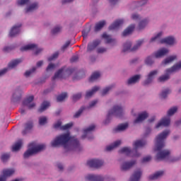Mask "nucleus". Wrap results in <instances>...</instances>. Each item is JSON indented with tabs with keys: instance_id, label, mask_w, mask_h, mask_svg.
Returning a JSON list of instances; mask_svg holds the SVG:
<instances>
[{
	"instance_id": "f257e3e1",
	"label": "nucleus",
	"mask_w": 181,
	"mask_h": 181,
	"mask_svg": "<svg viewBox=\"0 0 181 181\" xmlns=\"http://www.w3.org/2000/svg\"><path fill=\"white\" fill-rule=\"evenodd\" d=\"M69 144H71L74 148H80V141H78L76 137L70 136V133H65L57 136L51 142V146L53 148L64 146L65 149H67Z\"/></svg>"
},
{
	"instance_id": "f03ea898",
	"label": "nucleus",
	"mask_w": 181,
	"mask_h": 181,
	"mask_svg": "<svg viewBox=\"0 0 181 181\" xmlns=\"http://www.w3.org/2000/svg\"><path fill=\"white\" fill-rule=\"evenodd\" d=\"M170 134V131L165 130L158 134L156 138V148L155 152H158L156 154V160H163V159H166L169 155H170V151L169 150H163L165 147V140L168 138V135Z\"/></svg>"
},
{
	"instance_id": "7ed1b4c3",
	"label": "nucleus",
	"mask_w": 181,
	"mask_h": 181,
	"mask_svg": "<svg viewBox=\"0 0 181 181\" xmlns=\"http://www.w3.org/2000/svg\"><path fill=\"white\" fill-rule=\"evenodd\" d=\"M145 145H146V141L144 140H137L133 144L134 148V150H131V148L128 147H124L119 151V153H125L127 156H132V158H139L141 153H138L136 149H138V148H142V146H145ZM132 153L133 154L131 156Z\"/></svg>"
},
{
	"instance_id": "20e7f679",
	"label": "nucleus",
	"mask_w": 181,
	"mask_h": 181,
	"mask_svg": "<svg viewBox=\"0 0 181 181\" xmlns=\"http://www.w3.org/2000/svg\"><path fill=\"white\" fill-rule=\"evenodd\" d=\"M44 149H46V145L40 144L37 146L36 142H32L28 144V149L24 153V158L28 159L30 156H32L39 152H42Z\"/></svg>"
},
{
	"instance_id": "39448f33",
	"label": "nucleus",
	"mask_w": 181,
	"mask_h": 181,
	"mask_svg": "<svg viewBox=\"0 0 181 181\" xmlns=\"http://www.w3.org/2000/svg\"><path fill=\"white\" fill-rule=\"evenodd\" d=\"M181 69V61L170 69H166L165 74L160 76L158 78V81L160 83H165V81H168L169 78H170V74L172 73H175V71H179Z\"/></svg>"
},
{
	"instance_id": "423d86ee",
	"label": "nucleus",
	"mask_w": 181,
	"mask_h": 181,
	"mask_svg": "<svg viewBox=\"0 0 181 181\" xmlns=\"http://www.w3.org/2000/svg\"><path fill=\"white\" fill-rule=\"evenodd\" d=\"M73 73H74V69L63 66L55 73L52 77V81H54L56 78H66L71 76V74H73Z\"/></svg>"
},
{
	"instance_id": "0eeeda50",
	"label": "nucleus",
	"mask_w": 181,
	"mask_h": 181,
	"mask_svg": "<svg viewBox=\"0 0 181 181\" xmlns=\"http://www.w3.org/2000/svg\"><path fill=\"white\" fill-rule=\"evenodd\" d=\"M122 114H124L122 107L119 105H115L112 110H109L107 114V119L105 122V124H107V121L110 119L112 115H114V117H117V118H121L122 117Z\"/></svg>"
},
{
	"instance_id": "6e6552de",
	"label": "nucleus",
	"mask_w": 181,
	"mask_h": 181,
	"mask_svg": "<svg viewBox=\"0 0 181 181\" xmlns=\"http://www.w3.org/2000/svg\"><path fill=\"white\" fill-rule=\"evenodd\" d=\"M144 43V40H140L137 41V43L134 46V47L131 48V46L132 44L131 42L127 41L126 43L123 45V50L122 52L125 53V52H135V50H138L139 47H141V45Z\"/></svg>"
},
{
	"instance_id": "1a4fd4ad",
	"label": "nucleus",
	"mask_w": 181,
	"mask_h": 181,
	"mask_svg": "<svg viewBox=\"0 0 181 181\" xmlns=\"http://www.w3.org/2000/svg\"><path fill=\"white\" fill-rule=\"evenodd\" d=\"M22 62H23L22 59H17L11 61L8 64V68H4V69L0 71V77H1V76H4V74H5V73H6V71H8V70H9V69H15V67H16V66H18V64H19V63H22Z\"/></svg>"
},
{
	"instance_id": "9d476101",
	"label": "nucleus",
	"mask_w": 181,
	"mask_h": 181,
	"mask_svg": "<svg viewBox=\"0 0 181 181\" xmlns=\"http://www.w3.org/2000/svg\"><path fill=\"white\" fill-rule=\"evenodd\" d=\"M87 165L89 166V168L98 169V168H101V166L104 165V162L98 159H91L88 160Z\"/></svg>"
},
{
	"instance_id": "9b49d317",
	"label": "nucleus",
	"mask_w": 181,
	"mask_h": 181,
	"mask_svg": "<svg viewBox=\"0 0 181 181\" xmlns=\"http://www.w3.org/2000/svg\"><path fill=\"white\" fill-rule=\"evenodd\" d=\"M26 50H35V54H39V53H40V52H42V49H40V48L37 49V45H36L35 44L27 45L21 48V52H25Z\"/></svg>"
},
{
	"instance_id": "f8f14e48",
	"label": "nucleus",
	"mask_w": 181,
	"mask_h": 181,
	"mask_svg": "<svg viewBox=\"0 0 181 181\" xmlns=\"http://www.w3.org/2000/svg\"><path fill=\"white\" fill-rule=\"evenodd\" d=\"M35 100V97L33 95H30L28 97L23 103V105H25V107H28V110H32V108H34V107L36 106V104L32 103V101Z\"/></svg>"
},
{
	"instance_id": "ddd939ff",
	"label": "nucleus",
	"mask_w": 181,
	"mask_h": 181,
	"mask_svg": "<svg viewBox=\"0 0 181 181\" xmlns=\"http://www.w3.org/2000/svg\"><path fill=\"white\" fill-rule=\"evenodd\" d=\"M136 163V161L135 160L124 162L121 165V167H120L121 170H123V171L129 170V169H131V168H132V166H134Z\"/></svg>"
},
{
	"instance_id": "4468645a",
	"label": "nucleus",
	"mask_w": 181,
	"mask_h": 181,
	"mask_svg": "<svg viewBox=\"0 0 181 181\" xmlns=\"http://www.w3.org/2000/svg\"><path fill=\"white\" fill-rule=\"evenodd\" d=\"M156 74H158V71L156 70L151 71L148 74L146 80L143 83V86H148V84H151L153 78H155V76H156Z\"/></svg>"
},
{
	"instance_id": "2eb2a0df",
	"label": "nucleus",
	"mask_w": 181,
	"mask_h": 181,
	"mask_svg": "<svg viewBox=\"0 0 181 181\" xmlns=\"http://www.w3.org/2000/svg\"><path fill=\"white\" fill-rule=\"evenodd\" d=\"M100 43H101V41L100 40H96L92 42L88 43L87 47V52L88 53L93 52V50H94V49H95L97 46L100 45Z\"/></svg>"
},
{
	"instance_id": "dca6fc26",
	"label": "nucleus",
	"mask_w": 181,
	"mask_h": 181,
	"mask_svg": "<svg viewBox=\"0 0 181 181\" xmlns=\"http://www.w3.org/2000/svg\"><path fill=\"white\" fill-rule=\"evenodd\" d=\"M21 26H22V24H19L18 25H14L10 33L9 36L10 37H15L16 35H19V33L21 32Z\"/></svg>"
},
{
	"instance_id": "f3484780",
	"label": "nucleus",
	"mask_w": 181,
	"mask_h": 181,
	"mask_svg": "<svg viewBox=\"0 0 181 181\" xmlns=\"http://www.w3.org/2000/svg\"><path fill=\"white\" fill-rule=\"evenodd\" d=\"M170 124V118L164 117L157 124L156 128H160V127H169Z\"/></svg>"
},
{
	"instance_id": "a211bd4d",
	"label": "nucleus",
	"mask_w": 181,
	"mask_h": 181,
	"mask_svg": "<svg viewBox=\"0 0 181 181\" xmlns=\"http://www.w3.org/2000/svg\"><path fill=\"white\" fill-rule=\"evenodd\" d=\"M86 180L88 181H103L104 178L101 175H95L89 174L86 177Z\"/></svg>"
},
{
	"instance_id": "6ab92c4d",
	"label": "nucleus",
	"mask_w": 181,
	"mask_h": 181,
	"mask_svg": "<svg viewBox=\"0 0 181 181\" xmlns=\"http://www.w3.org/2000/svg\"><path fill=\"white\" fill-rule=\"evenodd\" d=\"M169 53V49L166 48H162L158 51L154 52L153 55L156 57V59H159V57H163V56H165Z\"/></svg>"
},
{
	"instance_id": "aec40b11",
	"label": "nucleus",
	"mask_w": 181,
	"mask_h": 181,
	"mask_svg": "<svg viewBox=\"0 0 181 181\" xmlns=\"http://www.w3.org/2000/svg\"><path fill=\"white\" fill-rule=\"evenodd\" d=\"M142 176V170L141 169H138L132 175L130 178V181H139L141 177Z\"/></svg>"
},
{
	"instance_id": "412c9836",
	"label": "nucleus",
	"mask_w": 181,
	"mask_h": 181,
	"mask_svg": "<svg viewBox=\"0 0 181 181\" xmlns=\"http://www.w3.org/2000/svg\"><path fill=\"white\" fill-rule=\"evenodd\" d=\"M148 115L146 112H143L142 113L139 114L138 117L134 121V124H138L139 122H142L144 119L148 118Z\"/></svg>"
},
{
	"instance_id": "4be33fe9",
	"label": "nucleus",
	"mask_w": 181,
	"mask_h": 181,
	"mask_svg": "<svg viewBox=\"0 0 181 181\" xmlns=\"http://www.w3.org/2000/svg\"><path fill=\"white\" fill-rule=\"evenodd\" d=\"M122 23H124V20H117L109 27V30H115V29H118Z\"/></svg>"
},
{
	"instance_id": "5701e85b",
	"label": "nucleus",
	"mask_w": 181,
	"mask_h": 181,
	"mask_svg": "<svg viewBox=\"0 0 181 181\" xmlns=\"http://www.w3.org/2000/svg\"><path fill=\"white\" fill-rule=\"evenodd\" d=\"M160 43L163 44L165 43V45H170L172 46V45H175V37H168L164 39L160 40Z\"/></svg>"
},
{
	"instance_id": "b1692460",
	"label": "nucleus",
	"mask_w": 181,
	"mask_h": 181,
	"mask_svg": "<svg viewBox=\"0 0 181 181\" xmlns=\"http://www.w3.org/2000/svg\"><path fill=\"white\" fill-rule=\"evenodd\" d=\"M94 129H95V125L94 124H91L88 128L83 129L84 135L82 136V139L87 138V135H88L89 132H92V131H94Z\"/></svg>"
},
{
	"instance_id": "393cba45",
	"label": "nucleus",
	"mask_w": 181,
	"mask_h": 181,
	"mask_svg": "<svg viewBox=\"0 0 181 181\" xmlns=\"http://www.w3.org/2000/svg\"><path fill=\"white\" fill-rule=\"evenodd\" d=\"M102 37L103 39H105L106 43H117V41L115 39H112L111 35H109L107 33H103Z\"/></svg>"
},
{
	"instance_id": "a878e982",
	"label": "nucleus",
	"mask_w": 181,
	"mask_h": 181,
	"mask_svg": "<svg viewBox=\"0 0 181 181\" xmlns=\"http://www.w3.org/2000/svg\"><path fill=\"white\" fill-rule=\"evenodd\" d=\"M121 145V141L118 140L115 141L112 144L107 146L105 148V151L107 152H110V151H112V149H115L117 146H119Z\"/></svg>"
},
{
	"instance_id": "bb28decb",
	"label": "nucleus",
	"mask_w": 181,
	"mask_h": 181,
	"mask_svg": "<svg viewBox=\"0 0 181 181\" xmlns=\"http://www.w3.org/2000/svg\"><path fill=\"white\" fill-rule=\"evenodd\" d=\"M33 128V122H28L25 124V129L22 132V135H26L30 129Z\"/></svg>"
},
{
	"instance_id": "cd10ccee",
	"label": "nucleus",
	"mask_w": 181,
	"mask_h": 181,
	"mask_svg": "<svg viewBox=\"0 0 181 181\" xmlns=\"http://www.w3.org/2000/svg\"><path fill=\"white\" fill-rule=\"evenodd\" d=\"M98 90H100V87H93L91 90H88L86 92V98H90V97H93V95H94V94H95V93H97Z\"/></svg>"
},
{
	"instance_id": "c85d7f7f",
	"label": "nucleus",
	"mask_w": 181,
	"mask_h": 181,
	"mask_svg": "<svg viewBox=\"0 0 181 181\" xmlns=\"http://www.w3.org/2000/svg\"><path fill=\"white\" fill-rule=\"evenodd\" d=\"M128 128V123L122 124L117 126L113 129V132H121V131H125Z\"/></svg>"
},
{
	"instance_id": "c756f323",
	"label": "nucleus",
	"mask_w": 181,
	"mask_h": 181,
	"mask_svg": "<svg viewBox=\"0 0 181 181\" xmlns=\"http://www.w3.org/2000/svg\"><path fill=\"white\" fill-rule=\"evenodd\" d=\"M141 75H135L128 80L127 84H135L139 81Z\"/></svg>"
},
{
	"instance_id": "7c9ffc66",
	"label": "nucleus",
	"mask_w": 181,
	"mask_h": 181,
	"mask_svg": "<svg viewBox=\"0 0 181 181\" xmlns=\"http://www.w3.org/2000/svg\"><path fill=\"white\" fill-rule=\"evenodd\" d=\"M135 29V25H131L122 33V36H128V35H131L134 30Z\"/></svg>"
},
{
	"instance_id": "2f4dec72",
	"label": "nucleus",
	"mask_w": 181,
	"mask_h": 181,
	"mask_svg": "<svg viewBox=\"0 0 181 181\" xmlns=\"http://www.w3.org/2000/svg\"><path fill=\"white\" fill-rule=\"evenodd\" d=\"M160 176H163V171H158L152 175L148 177L149 180H156V179H159Z\"/></svg>"
},
{
	"instance_id": "473e14b6",
	"label": "nucleus",
	"mask_w": 181,
	"mask_h": 181,
	"mask_svg": "<svg viewBox=\"0 0 181 181\" xmlns=\"http://www.w3.org/2000/svg\"><path fill=\"white\" fill-rule=\"evenodd\" d=\"M22 140L20 139L18 140L13 146H12V151L13 152H18V151H19V149H21V148L22 147Z\"/></svg>"
},
{
	"instance_id": "72a5a7b5",
	"label": "nucleus",
	"mask_w": 181,
	"mask_h": 181,
	"mask_svg": "<svg viewBox=\"0 0 181 181\" xmlns=\"http://www.w3.org/2000/svg\"><path fill=\"white\" fill-rule=\"evenodd\" d=\"M13 173H15L14 169H5L3 170V175L6 178L12 176Z\"/></svg>"
},
{
	"instance_id": "f704fd0d",
	"label": "nucleus",
	"mask_w": 181,
	"mask_h": 181,
	"mask_svg": "<svg viewBox=\"0 0 181 181\" xmlns=\"http://www.w3.org/2000/svg\"><path fill=\"white\" fill-rule=\"evenodd\" d=\"M50 107V103L49 102H43L40 106V107L38 109V112H43V111H45V110H47Z\"/></svg>"
},
{
	"instance_id": "c9c22d12",
	"label": "nucleus",
	"mask_w": 181,
	"mask_h": 181,
	"mask_svg": "<svg viewBox=\"0 0 181 181\" xmlns=\"http://www.w3.org/2000/svg\"><path fill=\"white\" fill-rule=\"evenodd\" d=\"M176 59H177L176 55L170 56L163 62V64H169V63H172V62H174Z\"/></svg>"
},
{
	"instance_id": "e433bc0d",
	"label": "nucleus",
	"mask_w": 181,
	"mask_h": 181,
	"mask_svg": "<svg viewBox=\"0 0 181 181\" xmlns=\"http://www.w3.org/2000/svg\"><path fill=\"white\" fill-rule=\"evenodd\" d=\"M100 72L98 71L94 72L90 76L89 78V81H90V83H93V81H95V80H97L98 78H100Z\"/></svg>"
},
{
	"instance_id": "4c0bfd02",
	"label": "nucleus",
	"mask_w": 181,
	"mask_h": 181,
	"mask_svg": "<svg viewBox=\"0 0 181 181\" xmlns=\"http://www.w3.org/2000/svg\"><path fill=\"white\" fill-rule=\"evenodd\" d=\"M105 25V22L104 21H100L99 23H96L95 26V32H98L99 30H101L102 28H104Z\"/></svg>"
},
{
	"instance_id": "58836bf2",
	"label": "nucleus",
	"mask_w": 181,
	"mask_h": 181,
	"mask_svg": "<svg viewBox=\"0 0 181 181\" xmlns=\"http://www.w3.org/2000/svg\"><path fill=\"white\" fill-rule=\"evenodd\" d=\"M37 7H38L37 3H34L25 9V12L26 13H28V12H33V11L37 9Z\"/></svg>"
},
{
	"instance_id": "ea45409f",
	"label": "nucleus",
	"mask_w": 181,
	"mask_h": 181,
	"mask_svg": "<svg viewBox=\"0 0 181 181\" xmlns=\"http://www.w3.org/2000/svg\"><path fill=\"white\" fill-rule=\"evenodd\" d=\"M66 98H67V93H62L57 97V101L58 103H62V101H64Z\"/></svg>"
},
{
	"instance_id": "a19ab883",
	"label": "nucleus",
	"mask_w": 181,
	"mask_h": 181,
	"mask_svg": "<svg viewBox=\"0 0 181 181\" xmlns=\"http://www.w3.org/2000/svg\"><path fill=\"white\" fill-rule=\"evenodd\" d=\"M146 25H148V20L145 19V20L141 21L139 24V30L144 29V28H145V26H146Z\"/></svg>"
},
{
	"instance_id": "79ce46f5",
	"label": "nucleus",
	"mask_w": 181,
	"mask_h": 181,
	"mask_svg": "<svg viewBox=\"0 0 181 181\" xmlns=\"http://www.w3.org/2000/svg\"><path fill=\"white\" fill-rule=\"evenodd\" d=\"M168 94H170V90H169V88L165 89L164 90L162 91L160 94V97L161 98H166Z\"/></svg>"
},
{
	"instance_id": "37998d69",
	"label": "nucleus",
	"mask_w": 181,
	"mask_h": 181,
	"mask_svg": "<svg viewBox=\"0 0 181 181\" xmlns=\"http://www.w3.org/2000/svg\"><path fill=\"white\" fill-rule=\"evenodd\" d=\"M177 111V107H173L168 111V117H172Z\"/></svg>"
},
{
	"instance_id": "c03bdc74",
	"label": "nucleus",
	"mask_w": 181,
	"mask_h": 181,
	"mask_svg": "<svg viewBox=\"0 0 181 181\" xmlns=\"http://www.w3.org/2000/svg\"><path fill=\"white\" fill-rule=\"evenodd\" d=\"M39 124L40 125H45L47 124V117H41L39 118Z\"/></svg>"
},
{
	"instance_id": "a18cd8bd",
	"label": "nucleus",
	"mask_w": 181,
	"mask_h": 181,
	"mask_svg": "<svg viewBox=\"0 0 181 181\" xmlns=\"http://www.w3.org/2000/svg\"><path fill=\"white\" fill-rule=\"evenodd\" d=\"M35 71H36V67H33L32 69L25 71V73L24 74V76L25 77H29L30 74H33Z\"/></svg>"
},
{
	"instance_id": "49530a36",
	"label": "nucleus",
	"mask_w": 181,
	"mask_h": 181,
	"mask_svg": "<svg viewBox=\"0 0 181 181\" xmlns=\"http://www.w3.org/2000/svg\"><path fill=\"white\" fill-rule=\"evenodd\" d=\"M154 62L153 59L152 57H148L146 60L145 63L147 64V66H152V64Z\"/></svg>"
},
{
	"instance_id": "de8ad7c7",
	"label": "nucleus",
	"mask_w": 181,
	"mask_h": 181,
	"mask_svg": "<svg viewBox=\"0 0 181 181\" xmlns=\"http://www.w3.org/2000/svg\"><path fill=\"white\" fill-rule=\"evenodd\" d=\"M59 32H62L61 26H57L52 30V35H56L57 33H59Z\"/></svg>"
},
{
	"instance_id": "09e8293b",
	"label": "nucleus",
	"mask_w": 181,
	"mask_h": 181,
	"mask_svg": "<svg viewBox=\"0 0 181 181\" xmlns=\"http://www.w3.org/2000/svg\"><path fill=\"white\" fill-rule=\"evenodd\" d=\"M113 86H110L106 87L105 89L103 90L102 91V95H105L106 94L108 93V91H110V90H112Z\"/></svg>"
},
{
	"instance_id": "8fccbe9b",
	"label": "nucleus",
	"mask_w": 181,
	"mask_h": 181,
	"mask_svg": "<svg viewBox=\"0 0 181 181\" xmlns=\"http://www.w3.org/2000/svg\"><path fill=\"white\" fill-rule=\"evenodd\" d=\"M83 111H84V107H81L78 112H76V114L74 115V118H78L83 113Z\"/></svg>"
},
{
	"instance_id": "3c124183",
	"label": "nucleus",
	"mask_w": 181,
	"mask_h": 181,
	"mask_svg": "<svg viewBox=\"0 0 181 181\" xmlns=\"http://www.w3.org/2000/svg\"><path fill=\"white\" fill-rule=\"evenodd\" d=\"M9 158H11V156L9 155V153H4L1 156V159L2 162H6Z\"/></svg>"
},
{
	"instance_id": "603ef678",
	"label": "nucleus",
	"mask_w": 181,
	"mask_h": 181,
	"mask_svg": "<svg viewBox=\"0 0 181 181\" xmlns=\"http://www.w3.org/2000/svg\"><path fill=\"white\" fill-rule=\"evenodd\" d=\"M73 127V122L68 123L61 127V129H63V131H66V129H69V128H71Z\"/></svg>"
},
{
	"instance_id": "864d4df0",
	"label": "nucleus",
	"mask_w": 181,
	"mask_h": 181,
	"mask_svg": "<svg viewBox=\"0 0 181 181\" xmlns=\"http://www.w3.org/2000/svg\"><path fill=\"white\" fill-rule=\"evenodd\" d=\"M59 57V52H57L52 54V56L49 57L48 58V62H52V60H54V59H57Z\"/></svg>"
},
{
	"instance_id": "5fc2aeb1",
	"label": "nucleus",
	"mask_w": 181,
	"mask_h": 181,
	"mask_svg": "<svg viewBox=\"0 0 181 181\" xmlns=\"http://www.w3.org/2000/svg\"><path fill=\"white\" fill-rule=\"evenodd\" d=\"M30 0H18L17 1L18 5H28Z\"/></svg>"
},
{
	"instance_id": "6e6d98bb",
	"label": "nucleus",
	"mask_w": 181,
	"mask_h": 181,
	"mask_svg": "<svg viewBox=\"0 0 181 181\" xmlns=\"http://www.w3.org/2000/svg\"><path fill=\"white\" fill-rule=\"evenodd\" d=\"M17 93H18V92H16L13 95V101H14V102L15 101H19V100H21V95L19 94L18 95H16Z\"/></svg>"
},
{
	"instance_id": "4d7b16f0",
	"label": "nucleus",
	"mask_w": 181,
	"mask_h": 181,
	"mask_svg": "<svg viewBox=\"0 0 181 181\" xmlns=\"http://www.w3.org/2000/svg\"><path fill=\"white\" fill-rule=\"evenodd\" d=\"M80 98H81V93L75 94L72 97L74 101H77L78 100H80Z\"/></svg>"
},
{
	"instance_id": "13d9d810",
	"label": "nucleus",
	"mask_w": 181,
	"mask_h": 181,
	"mask_svg": "<svg viewBox=\"0 0 181 181\" xmlns=\"http://www.w3.org/2000/svg\"><path fill=\"white\" fill-rule=\"evenodd\" d=\"M105 52H107V48L105 47H99L97 49V53L103 54L105 53Z\"/></svg>"
},
{
	"instance_id": "bf43d9fd",
	"label": "nucleus",
	"mask_w": 181,
	"mask_h": 181,
	"mask_svg": "<svg viewBox=\"0 0 181 181\" xmlns=\"http://www.w3.org/2000/svg\"><path fill=\"white\" fill-rule=\"evenodd\" d=\"M162 36V33H158L154 37H152L150 40L151 42H155L156 39H159Z\"/></svg>"
},
{
	"instance_id": "052dcab7",
	"label": "nucleus",
	"mask_w": 181,
	"mask_h": 181,
	"mask_svg": "<svg viewBox=\"0 0 181 181\" xmlns=\"http://www.w3.org/2000/svg\"><path fill=\"white\" fill-rule=\"evenodd\" d=\"M88 32H90V30H83L82 31V36L83 39H87V36H88Z\"/></svg>"
},
{
	"instance_id": "680f3d73",
	"label": "nucleus",
	"mask_w": 181,
	"mask_h": 181,
	"mask_svg": "<svg viewBox=\"0 0 181 181\" xmlns=\"http://www.w3.org/2000/svg\"><path fill=\"white\" fill-rule=\"evenodd\" d=\"M54 128H55V129H57L59 128L62 129V122L59 120L57 123H55L54 124Z\"/></svg>"
},
{
	"instance_id": "e2e57ef3",
	"label": "nucleus",
	"mask_w": 181,
	"mask_h": 181,
	"mask_svg": "<svg viewBox=\"0 0 181 181\" xmlns=\"http://www.w3.org/2000/svg\"><path fill=\"white\" fill-rule=\"evenodd\" d=\"M54 67H56V65L51 63L47 67L46 71H49V70H53V69H54Z\"/></svg>"
},
{
	"instance_id": "0e129e2a",
	"label": "nucleus",
	"mask_w": 181,
	"mask_h": 181,
	"mask_svg": "<svg viewBox=\"0 0 181 181\" xmlns=\"http://www.w3.org/2000/svg\"><path fill=\"white\" fill-rule=\"evenodd\" d=\"M151 159H152V157H151V156H148L146 157H144L141 162L142 163H145V162H149V160H151Z\"/></svg>"
},
{
	"instance_id": "69168bd1",
	"label": "nucleus",
	"mask_w": 181,
	"mask_h": 181,
	"mask_svg": "<svg viewBox=\"0 0 181 181\" xmlns=\"http://www.w3.org/2000/svg\"><path fill=\"white\" fill-rule=\"evenodd\" d=\"M70 61H71V63H76V62L78 61V56H77V55L73 56L71 58Z\"/></svg>"
},
{
	"instance_id": "338daca9",
	"label": "nucleus",
	"mask_w": 181,
	"mask_h": 181,
	"mask_svg": "<svg viewBox=\"0 0 181 181\" xmlns=\"http://www.w3.org/2000/svg\"><path fill=\"white\" fill-rule=\"evenodd\" d=\"M71 42L70 41H67L62 47V50H66V49H67L68 46H70V44Z\"/></svg>"
},
{
	"instance_id": "774afa93",
	"label": "nucleus",
	"mask_w": 181,
	"mask_h": 181,
	"mask_svg": "<svg viewBox=\"0 0 181 181\" xmlns=\"http://www.w3.org/2000/svg\"><path fill=\"white\" fill-rule=\"evenodd\" d=\"M97 103H98V101H97V100H93V101L89 104V107L91 108V107H94V105H95V104H97Z\"/></svg>"
}]
</instances>
